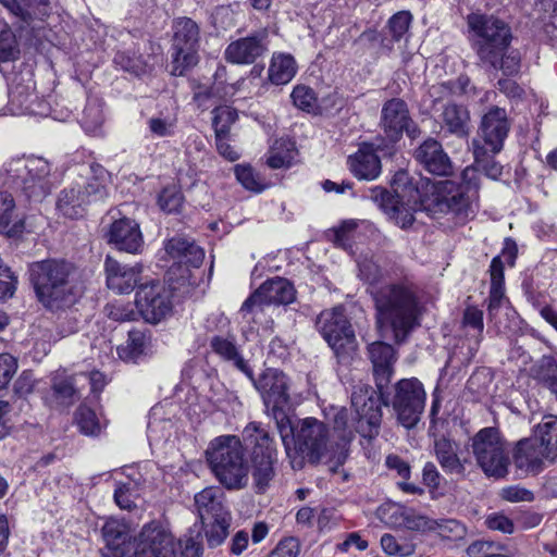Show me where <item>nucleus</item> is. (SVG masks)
<instances>
[{
    "mask_svg": "<svg viewBox=\"0 0 557 557\" xmlns=\"http://www.w3.org/2000/svg\"><path fill=\"white\" fill-rule=\"evenodd\" d=\"M468 39L480 63L505 76H515L521 69L519 50L511 49L512 33L502 18L479 12L467 16Z\"/></svg>",
    "mask_w": 557,
    "mask_h": 557,
    "instance_id": "nucleus-1",
    "label": "nucleus"
},
{
    "mask_svg": "<svg viewBox=\"0 0 557 557\" xmlns=\"http://www.w3.org/2000/svg\"><path fill=\"white\" fill-rule=\"evenodd\" d=\"M376 323L389 329L396 344H403L420 326L423 305L418 288L409 282L387 284L371 292Z\"/></svg>",
    "mask_w": 557,
    "mask_h": 557,
    "instance_id": "nucleus-2",
    "label": "nucleus"
},
{
    "mask_svg": "<svg viewBox=\"0 0 557 557\" xmlns=\"http://www.w3.org/2000/svg\"><path fill=\"white\" fill-rule=\"evenodd\" d=\"M481 178L475 166H467L461 174L433 185L430 197L422 200L424 211L435 215L451 213L460 222L472 219L479 209Z\"/></svg>",
    "mask_w": 557,
    "mask_h": 557,
    "instance_id": "nucleus-3",
    "label": "nucleus"
},
{
    "mask_svg": "<svg viewBox=\"0 0 557 557\" xmlns=\"http://www.w3.org/2000/svg\"><path fill=\"white\" fill-rule=\"evenodd\" d=\"M76 274V267L63 259H46L28 265L29 282L38 300L51 310L75 301Z\"/></svg>",
    "mask_w": 557,
    "mask_h": 557,
    "instance_id": "nucleus-4",
    "label": "nucleus"
},
{
    "mask_svg": "<svg viewBox=\"0 0 557 557\" xmlns=\"http://www.w3.org/2000/svg\"><path fill=\"white\" fill-rule=\"evenodd\" d=\"M207 461L219 482L228 490H240L248 483L250 466L246 448L236 435L213 438L206 450Z\"/></svg>",
    "mask_w": 557,
    "mask_h": 557,
    "instance_id": "nucleus-5",
    "label": "nucleus"
},
{
    "mask_svg": "<svg viewBox=\"0 0 557 557\" xmlns=\"http://www.w3.org/2000/svg\"><path fill=\"white\" fill-rule=\"evenodd\" d=\"M327 426L315 418H306L296 423V434L290 446H287V458L294 470H301L306 462L318 465L323 458L330 457L335 447L329 446Z\"/></svg>",
    "mask_w": 557,
    "mask_h": 557,
    "instance_id": "nucleus-6",
    "label": "nucleus"
},
{
    "mask_svg": "<svg viewBox=\"0 0 557 557\" xmlns=\"http://www.w3.org/2000/svg\"><path fill=\"white\" fill-rule=\"evenodd\" d=\"M466 448L488 479L502 480L509 474L510 451L499 429L486 426L469 437Z\"/></svg>",
    "mask_w": 557,
    "mask_h": 557,
    "instance_id": "nucleus-7",
    "label": "nucleus"
},
{
    "mask_svg": "<svg viewBox=\"0 0 557 557\" xmlns=\"http://www.w3.org/2000/svg\"><path fill=\"white\" fill-rule=\"evenodd\" d=\"M243 436L253 446L250 454L251 475L258 493H264L275 478L277 449L274 438L257 422L248 423Z\"/></svg>",
    "mask_w": 557,
    "mask_h": 557,
    "instance_id": "nucleus-8",
    "label": "nucleus"
},
{
    "mask_svg": "<svg viewBox=\"0 0 557 557\" xmlns=\"http://www.w3.org/2000/svg\"><path fill=\"white\" fill-rule=\"evenodd\" d=\"M89 171L92 173L91 177L82 178L81 182H75L60 191L57 209L62 215L78 219L84 215L88 205L107 197V188L102 180L103 168L91 164Z\"/></svg>",
    "mask_w": 557,
    "mask_h": 557,
    "instance_id": "nucleus-9",
    "label": "nucleus"
},
{
    "mask_svg": "<svg viewBox=\"0 0 557 557\" xmlns=\"http://www.w3.org/2000/svg\"><path fill=\"white\" fill-rule=\"evenodd\" d=\"M9 182L21 188L28 199L41 200L50 193V165L39 157L17 158L5 168Z\"/></svg>",
    "mask_w": 557,
    "mask_h": 557,
    "instance_id": "nucleus-10",
    "label": "nucleus"
},
{
    "mask_svg": "<svg viewBox=\"0 0 557 557\" xmlns=\"http://www.w3.org/2000/svg\"><path fill=\"white\" fill-rule=\"evenodd\" d=\"M315 326L338 358L346 359L356 350L355 332L343 307L323 310L315 320Z\"/></svg>",
    "mask_w": 557,
    "mask_h": 557,
    "instance_id": "nucleus-11",
    "label": "nucleus"
},
{
    "mask_svg": "<svg viewBox=\"0 0 557 557\" xmlns=\"http://www.w3.org/2000/svg\"><path fill=\"white\" fill-rule=\"evenodd\" d=\"M295 299V288L285 278L275 277L264 282L253 294L242 305L239 313L242 318L250 323H258L264 309L271 304L287 305Z\"/></svg>",
    "mask_w": 557,
    "mask_h": 557,
    "instance_id": "nucleus-12",
    "label": "nucleus"
},
{
    "mask_svg": "<svg viewBox=\"0 0 557 557\" xmlns=\"http://www.w3.org/2000/svg\"><path fill=\"white\" fill-rule=\"evenodd\" d=\"M409 194V199L405 201L404 195L397 191L394 195L384 187L375 186L368 190L366 198L376 203L395 224L407 228L414 221V212L418 209L424 210L421 202L428 198L421 197L418 189H410Z\"/></svg>",
    "mask_w": 557,
    "mask_h": 557,
    "instance_id": "nucleus-13",
    "label": "nucleus"
},
{
    "mask_svg": "<svg viewBox=\"0 0 557 557\" xmlns=\"http://www.w3.org/2000/svg\"><path fill=\"white\" fill-rule=\"evenodd\" d=\"M172 30V74L181 76L198 61L200 30L196 22L185 16L173 21Z\"/></svg>",
    "mask_w": 557,
    "mask_h": 557,
    "instance_id": "nucleus-14",
    "label": "nucleus"
},
{
    "mask_svg": "<svg viewBox=\"0 0 557 557\" xmlns=\"http://www.w3.org/2000/svg\"><path fill=\"white\" fill-rule=\"evenodd\" d=\"M393 408L398 421L406 428H414L425 407L423 384L416 377L403 379L395 385Z\"/></svg>",
    "mask_w": 557,
    "mask_h": 557,
    "instance_id": "nucleus-15",
    "label": "nucleus"
},
{
    "mask_svg": "<svg viewBox=\"0 0 557 557\" xmlns=\"http://www.w3.org/2000/svg\"><path fill=\"white\" fill-rule=\"evenodd\" d=\"M382 395L372 386L358 384L351 394V406L359 417L357 431L364 437L379 434L382 421Z\"/></svg>",
    "mask_w": 557,
    "mask_h": 557,
    "instance_id": "nucleus-16",
    "label": "nucleus"
},
{
    "mask_svg": "<svg viewBox=\"0 0 557 557\" xmlns=\"http://www.w3.org/2000/svg\"><path fill=\"white\" fill-rule=\"evenodd\" d=\"M379 126L384 138L391 144L399 141L404 133L410 138H416L420 134L408 104L400 98H392L383 103Z\"/></svg>",
    "mask_w": 557,
    "mask_h": 557,
    "instance_id": "nucleus-17",
    "label": "nucleus"
},
{
    "mask_svg": "<svg viewBox=\"0 0 557 557\" xmlns=\"http://www.w3.org/2000/svg\"><path fill=\"white\" fill-rule=\"evenodd\" d=\"M134 557H180L177 542L160 522L151 521L135 537Z\"/></svg>",
    "mask_w": 557,
    "mask_h": 557,
    "instance_id": "nucleus-18",
    "label": "nucleus"
},
{
    "mask_svg": "<svg viewBox=\"0 0 557 557\" xmlns=\"http://www.w3.org/2000/svg\"><path fill=\"white\" fill-rule=\"evenodd\" d=\"M135 306L145 321L159 323L172 311L171 293L159 281L139 284Z\"/></svg>",
    "mask_w": 557,
    "mask_h": 557,
    "instance_id": "nucleus-19",
    "label": "nucleus"
},
{
    "mask_svg": "<svg viewBox=\"0 0 557 557\" xmlns=\"http://www.w3.org/2000/svg\"><path fill=\"white\" fill-rule=\"evenodd\" d=\"M518 476L528 478L540 474L547 467L546 453L537 444V440L524 437L515 443L511 458Z\"/></svg>",
    "mask_w": 557,
    "mask_h": 557,
    "instance_id": "nucleus-20",
    "label": "nucleus"
},
{
    "mask_svg": "<svg viewBox=\"0 0 557 557\" xmlns=\"http://www.w3.org/2000/svg\"><path fill=\"white\" fill-rule=\"evenodd\" d=\"M260 393L265 410L288 407V379L277 369H267L257 380L250 379Z\"/></svg>",
    "mask_w": 557,
    "mask_h": 557,
    "instance_id": "nucleus-21",
    "label": "nucleus"
},
{
    "mask_svg": "<svg viewBox=\"0 0 557 557\" xmlns=\"http://www.w3.org/2000/svg\"><path fill=\"white\" fill-rule=\"evenodd\" d=\"M268 50L267 30L256 32L231 41L225 48L224 59L232 64L249 65L262 58Z\"/></svg>",
    "mask_w": 557,
    "mask_h": 557,
    "instance_id": "nucleus-22",
    "label": "nucleus"
},
{
    "mask_svg": "<svg viewBox=\"0 0 557 557\" xmlns=\"http://www.w3.org/2000/svg\"><path fill=\"white\" fill-rule=\"evenodd\" d=\"M510 125L505 109L491 107L482 116L480 125V135L483 138L485 147L494 156L498 153L504 146Z\"/></svg>",
    "mask_w": 557,
    "mask_h": 557,
    "instance_id": "nucleus-23",
    "label": "nucleus"
},
{
    "mask_svg": "<svg viewBox=\"0 0 557 557\" xmlns=\"http://www.w3.org/2000/svg\"><path fill=\"white\" fill-rule=\"evenodd\" d=\"M8 107L14 115L44 114L45 103L35 92L32 78L24 81L15 77L9 89Z\"/></svg>",
    "mask_w": 557,
    "mask_h": 557,
    "instance_id": "nucleus-24",
    "label": "nucleus"
},
{
    "mask_svg": "<svg viewBox=\"0 0 557 557\" xmlns=\"http://www.w3.org/2000/svg\"><path fill=\"white\" fill-rule=\"evenodd\" d=\"M104 272L108 288L117 294H128L138 284L143 265L140 263L134 265L123 264L113 257L107 256Z\"/></svg>",
    "mask_w": 557,
    "mask_h": 557,
    "instance_id": "nucleus-25",
    "label": "nucleus"
},
{
    "mask_svg": "<svg viewBox=\"0 0 557 557\" xmlns=\"http://www.w3.org/2000/svg\"><path fill=\"white\" fill-rule=\"evenodd\" d=\"M108 243L117 250L139 253L144 247V238L139 224L129 218L115 220L108 232Z\"/></svg>",
    "mask_w": 557,
    "mask_h": 557,
    "instance_id": "nucleus-26",
    "label": "nucleus"
},
{
    "mask_svg": "<svg viewBox=\"0 0 557 557\" xmlns=\"http://www.w3.org/2000/svg\"><path fill=\"white\" fill-rule=\"evenodd\" d=\"M417 161L430 173L446 176L453 173L450 158L440 141L434 138L424 140L414 151Z\"/></svg>",
    "mask_w": 557,
    "mask_h": 557,
    "instance_id": "nucleus-27",
    "label": "nucleus"
},
{
    "mask_svg": "<svg viewBox=\"0 0 557 557\" xmlns=\"http://www.w3.org/2000/svg\"><path fill=\"white\" fill-rule=\"evenodd\" d=\"M369 358L373 366L376 386L381 391L389 382L396 361L394 347L384 342H374L368 347Z\"/></svg>",
    "mask_w": 557,
    "mask_h": 557,
    "instance_id": "nucleus-28",
    "label": "nucleus"
},
{
    "mask_svg": "<svg viewBox=\"0 0 557 557\" xmlns=\"http://www.w3.org/2000/svg\"><path fill=\"white\" fill-rule=\"evenodd\" d=\"M350 172L358 180L373 181L379 177L382 164L373 144H362L347 160Z\"/></svg>",
    "mask_w": 557,
    "mask_h": 557,
    "instance_id": "nucleus-29",
    "label": "nucleus"
},
{
    "mask_svg": "<svg viewBox=\"0 0 557 557\" xmlns=\"http://www.w3.org/2000/svg\"><path fill=\"white\" fill-rule=\"evenodd\" d=\"M0 3L26 24L44 22L52 13L51 0H0Z\"/></svg>",
    "mask_w": 557,
    "mask_h": 557,
    "instance_id": "nucleus-30",
    "label": "nucleus"
},
{
    "mask_svg": "<svg viewBox=\"0 0 557 557\" xmlns=\"http://www.w3.org/2000/svg\"><path fill=\"white\" fill-rule=\"evenodd\" d=\"M334 436L338 438L335 450L330 457V470L335 472L342 467L348 457V444L354 438V432L348 425V411L341 409L334 417Z\"/></svg>",
    "mask_w": 557,
    "mask_h": 557,
    "instance_id": "nucleus-31",
    "label": "nucleus"
},
{
    "mask_svg": "<svg viewBox=\"0 0 557 557\" xmlns=\"http://www.w3.org/2000/svg\"><path fill=\"white\" fill-rule=\"evenodd\" d=\"M196 507L201 522L230 516L223 504V493L218 487H207L195 496Z\"/></svg>",
    "mask_w": 557,
    "mask_h": 557,
    "instance_id": "nucleus-32",
    "label": "nucleus"
},
{
    "mask_svg": "<svg viewBox=\"0 0 557 557\" xmlns=\"http://www.w3.org/2000/svg\"><path fill=\"white\" fill-rule=\"evenodd\" d=\"M441 123L443 128L459 138L470 134V113L463 106L447 103L441 114Z\"/></svg>",
    "mask_w": 557,
    "mask_h": 557,
    "instance_id": "nucleus-33",
    "label": "nucleus"
},
{
    "mask_svg": "<svg viewBox=\"0 0 557 557\" xmlns=\"http://www.w3.org/2000/svg\"><path fill=\"white\" fill-rule=\"evenodd\" d=\"M165 251L181 263L198 268L205 259V251L195 243L183 237H173L165 244Z\"/></svg>",
    "mask_w": 557,
    "mask_h": 557,
    "instance_id": "nucleus-34",
    "label": "nucleus"
},
{
    "mask_svg": "<svg viewBox=\"0 0 557 557\" xmlns=\"http://www.w3.org/2000/svg\"><path fill=\"white\" fill-rule=\"evenodd\" d=\"M210 347L212 351L227 361H233L234 366L245 373L249 379H252V370L240 356L236 346V338L234 335H214L210 339Z\"/></svg>",
    "mask_w": 557,
    "mask_h": 557,
    "instance_id": "nucleus-35",
    "label": "nucleus"
},
{
    "mask_svg": "<svg viewBox=\"0 0 557 557\" xmlns=\"http://www.w3.org/2000/svg\"><path fill=\"white\" fill-rule=\"evenodd\" d=\"M434 449L436 459L446 473L465 474L467 460L459 458L457 443L443 437L435 441Z\"/></svg>",
    "mask_w": 557,
    "mask_h": 557,
    "instance_id": "nucleus-36",
    "label": "nucleus"
},
{
    "mask_svg": "<svg viewBox=\"0 0 557 557\" xmlns=\"http://www.w3.org/2000/svg\"><path fill=\"white\" fill-rule=\"evenodd\" d=\"M531 437L537 440V444L546 453L548 463H554L557 460V417H545Z\"/></svg>",
    "mask_w": 557,
    "mask_h": 557,
    "instance_id": "nucleus-37",
    "label": "nucleus"
},
{
    "mask_svg": "<svg viewBox=\"0 0 557 557\" xmlns=\"http://www.w3.org/2000/svg\"><path fill=\"white\" fill-rule=\"evenodd\" d=\"M297 73V63L289 53L275 52L269 65V79L274 85L289 83Z\"/></svg>",
    "mask_w": 557,
    "mask_h": 557,
    "instance_id": "nucleus-38",
    "label": "nucleus"
},
{
    "mask_svg": "<svg viewBox=\"0 0 557 557\" xmlns=\"http://www.w3.org/2000/svg\"><path fill=\"white\" fill-rule=\"evenodd\" d=\"M14 207L12 195L0 191V231L10 236L21 233L24 228L22 220L13 218Z\"/></svg>",
    "mask_w": 557,
    "mask_h": 557,
    "instance_id": "nucleus-39",
    "label": "nucleus"
},
{
    "mask_svg": "<svg viewBox=\"0 0 557 557\" xmlns=\"http://www.w3.org/2000/svg\"><path fill=\"white\" fill-rule=\"evenodd\" d=\"M490 149L482 146L479 141H473V156L474 163L471 166H475L478 174L483 172L485 176L492 180H498L503 174V165L495 161L493 156L488 154Z\"/></svg>",
    "mask_w": 557,
    "mask_h": 557,
    "instance_id": "nucleus-40",
    "label": "nucleus"
},
{
    "mask_svg": "<svg viewBox=\"0 0 557 557\" xmlns=\"http://www.w3.org/2000/svg\"><path fill=\"white\" fill-rule=\"evenodd\" d=\"M470 79L467 76H459L457 79L434 84L429 89L433 101H441L450 96H460L467 92Z\"/></svg>",
    "mask_w": 557,
    "mask_h": 557,
    "instance_id": "nucleus-41",
    "label": "nucleus"
},
{
    "mask_svg": "<svg viewBox=\"0 0 557 557\" xmlns=\"http://www.w3.org/2000/svg\"><path fill=\"white\" fill-rule=\"evenodd\" d=\"M287 407L267 410L268 414L275 421L276 429L287 454V446H290L296 434V424H293L286 413Z\"/></svg>",
    "mask_w": 557,
    "mask_h": 557,
    "instance_id": "nucleus-42",
    "label": "nucleus"
},
{
    "mask_svg": "<svg viewBox=\"0 0 557 557\" xmlns=\"http://www.w3.org/2000/svg\"><path fill=\"white\" fill-rule=\"evenodd\" d=\"M102 537L109 548L117 549L129 537L128 527L120 520L110 519L102 527Z\"/></svg>",
    "mask_w": 557,
    "mask_h": 557,
    "instance_id": "nucleus-43",
    "label": "nucleus"
},
{
    "mask_svg": "<svg viewBox=\"0 0 557 557\" xmlns=\"http://www.w3.org/2000/svg\"><path fill=\"white\" fill-rule=\"evenodd\" d=\"M146 348V335L139 330L128 332V338L124 346L117 348L121 359L125 361H136L143 355Z\"/></svg>",
    "mask_w": 557,
    "mask_h": 557,
    "instance_id": "nucleus-44",
    "label": "nucleus"
},
{
    "mask_svg": "<svg viewBox=\"0 0 557 557\" xmlns=\"http://www.w3.org/2000/svg\"><path fill=\"white\" fill-rule=\"evenodd\" d=\"M52 391L55 399L63 406H71L77 399L73 377L57 374L53 377Z\"/></svg>",
    "mask_w": 557,
    "mask_h": 557,
    "instance_id": "nucleus-45",
    "label": "nucleus"
},
{
    "mask_svg": "<svg viewBox=\"0 0 557 557\" xmlns=\"http://www.w3.org/2000/svg\"><path fill=\"white\" fill-rule=\"evenodd\" d=\"M20 50L14 33L7 23H0V62L18 58Z\"/></svg>",
    "mask_w": 557,
    "mask_h": 557,
    "instance_id": "nucleus-46",
    "label": "nucleus"
},
{
    "mask_svg": "<svg viewBox=\"0 0 557 557\" xmlns=\"http://www.w3.org/2000/svg\"><path fill=\"white\" fill-rule=\"evenodd\" d=\"M230 519V516H225L202 522L206 527V537L210 547H216L224 542L228 533Z\"/></svg>",
    "mask_w": 557,
    "mask_h": 557,
    "instance_id": "nucleus-47",
    "label": "nucleus"
},
{
    "mask_svg": "<svg viewBox=\"0 0 557 557\" xmlns=\"http://www.w3.org/2000/svg\"><path fill=\"white\" fill-rule=\"evenodd\" d=\"M237 181L248 190L261 193L267 185L250 165L237 164L234 169Z\"/></svg>",
    "mask_w": 557,
    "mask_h": 557,
    "instance_id": "nucleus-48",
    "label": "nucleus"
},
{
    "mask_svg": "<svg viewBox=\"0 0 557 557\" xmlns=\"http://www.w3.org/2000/svg\"><path fill=\"white\" fill-rule=\"evenodd\" d=\"M431 531L437 532L442 539L448 541H459L466 536L465 525L455 519L435 520Z\"/></svg>",
    "mask_w": 557,
    "mask_h": 557,
    "instance_id": "nucleus-49",
    "label": "nucleus"
},
{
    "mask_svg": "<svg viewBox=\"0 0 557 557\" xmlns=\"http://www.w3.org/2000/svg\"><path fill=\"white\" fill-rule=\"evenodd\" d=\"M103 122V114L100 103L97 100L88 101L83 116L82 126L86 133L96 134Z\"/></svg>",
    "mask_w": 557,
    "mask_h": 557,
    "instance_id": "nucleus-50",
    "label": "nucleus"
},
{
    "mask_svg": "<svg viewBox=\"0 0 557 557\" xmlns=\"http://www.w3.org/2000/svg\"><path fill=\"white\" fill-rule=\"evenodd\" d=\"M358 271L360 280L370 285L379 283L386 275L381 265L372 257L367 256L358 261Z\"/></svg>",
    "mask_w": 557,
    "mask_h": 557,
    "instance_id": "nucleus-51",
    "label": "nucleus"
},
{
    "mask_svg": "<svg viewBox=\"0 0 557 557\" xmlns=\"http://www.w3.org/2000/svg\"><path fill=\"white\" fill-rule=\"evenodd\" d=\"M212 113L215 136H227L231 125L237 120L236 111L230 107H219Z\"/></svg>",
    "mask_w": 557,
    "mask_h": 557,
    "instance_id": "nucleus-52",
    "label": "nucleus"
},
{
    "mask_svg": "<svg viewBox=\"0 0 557 557\" xmlns=\"http://www.w3.org/2000/svg\"><path fill=\"white\" fill-rule=\"evenodd\" d=\"M184 197L176 186L165 187L159 195L158 205L166 213H178L183 207Z\"/></svg>",
    "mask_w": 557,
    "mask_h": 557,
    "instance_id": "nucleus-53",
    "label": "nucleus"
},
{
    "mask_svg": "<svg viewBox=\"0 0 557 557\" xmlns=\"http://www.w3.org/2000/svg\"><path fill=\"white\" fill-rule=\"evenodd\" d=\"M412 22V15L409 11H399L395 13L387 22L388 34L394 41H399L408 34Z\"/></svg>",
    "mask_w": 557,
    "mask_h": 557,
    "instance_id": "nucleus-54",
    "label": "nucleus"
},
{
    "mask_svg": "<svg viewBox=\"0 0 557 557\" xmlns=\"http://www.w3.org/2000/svg\"><path fill=\"white\" fill-rule=\"evenodd\" d=\"M106 315L117 322L134 321L139 315L138 309L135 310L131 302L115 300L104 307Z\"/></svg>",
    "mask_w": 557,
    "mask_h": 557,
    "instance_id": "nucleus-55",
    "label": "nucleus"
},
{
    "mask_svg": "<svg viewBox=\"0 0 557 557\" xmlns=\"http://www.w3.org/2000/svg\"><path fill=\"white\" fill-rule=\"evenodd\" d=\"M76 420L79 430L86 435H97L100 432V423L96 412L87 406H81L76 411Z\"/></svg>",
    "mask_w": 557,
    "mask_h": 557,
    "instance_id": "nucleus-56",
    "label": "nucleus"
},
{
    "mask_svg": "<svg viewBox=\"0 0 557 557\" xmlns=\"http://www.w3.org/2000/svg\"><path fill=\"white\" fill-rule=\"evenodd\" d=\"M401 524L411 531L428 532L435 524V520L430 519L425 516L418 515L412 510H406L401 513Z\"/></svg>",
    "mask_w": 557,
    "mask_h": 557,
    "instance_id": "nucleus-57",
    "label": "nucleus"
},
{
    "mask_svg": "<svg viewBox=\"0 0 557 557\" xmlns=\"http://www.w3.org/2000/svg\"><path fill=\"white\" fill-rule=\"evenodd\" d=\"M114 63L123 71L129 72L136 76L146 73L145 62L140 58L131 55L127 52H117L114 57Z\"/></svg>",
    "mask_w": 557,
    "mask_h": 557,
    "instance_id": "nucleus-58",
    "label": "nucleus"
},
{
    "mask_svg": "<svg viewBox=\"0 0 557 557\" xmlns=\"http://www.w3.org/2000/svg\"><path fill=\"white\" fill-rule=\"evenodd\" d=\"M484 525L491 531L504 534H512L516 529L513 521L503 512H492L485 516Z\"/></svg>",
    "mask_w": 557,
    "mask_h": 557,
    "instance_id": "nucleus-59",
    "label": "nucleus"
},
{
    "mask_svg": "<svg viewBox=\"0 0 557 557\" xmlns=\"http://www.w3.org/2000/svg\"><path fill=\"white\" fill-rule=\"evenodd\" d=\"M357 227V222L354 220L344 221L334 233V244L345 250L351 251V240Z\"/></svg>",
    "mask_w": 557,
    "mask_h": 557,
    "instance_id": "nucleus-60",
    "label": "nucleus"
},
{
    "mask_svg": "<svg viewBox=\"0 0 557 557\" xmlns=\"http://www.w3.org/2000/svg\"><path fill=\"white\" fill-rule=\"evenodd\" d=\"M382 549L387 555L410 556L414 553V545L410 543L400 544L392 534H383L381 537Z\"/></svg>",
    "mask_w": 557,
    "mask_h": 557,
    "instance_id": "nucleus-61",
    "label": "nucleus"
},
{
    "mask_svg": "<svg viewBox=\"0 0 557 557\" xmlns=\"http://www.w3.org/2000/svg\"><path fill=\"white\" fill-rule=\"evenodd\" d=\"M505 546L499 542L478 540L467 547L470 557H491L494 552H502Z\"/></svg>",
    "mask_w": 557,
    "mask_h": 557,
    "instance_id": "nucleus-62",
    "label": "nucleus"
},
{
    "mask_svg": "<svg viewBox=\"0 0 557 557\" xmlns=\"http://www.w3.org/2000/svg\"><path fill=\"white\" fill-rule=\"evenodd\" d=\"M290 97L294 104L301 110L310 111L314 107L315 94L310 87L298 85L293 89Z\"/></svg>",
    "mask_w": 557,
    "mask_h": 557,
    "instance_id": "nucleus-63",
    "label": "nucleus"
},
{
    "mask_svg": "<svg viewBox=\"0 0 557 557\" xmlns=\"http://www.w3.org/2000/svg\"><path fill=\"white\" fill-rule=\"evenodd\" d=\"M17 370V361L10 354L0 355V392L4 389Z\"/></svg>",
    "mask_w": 557,
    "mask_h": 557,
    "instance_id": "nucleus-64",
    "label": "nucleus"
}]
</instances>
